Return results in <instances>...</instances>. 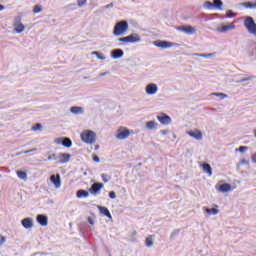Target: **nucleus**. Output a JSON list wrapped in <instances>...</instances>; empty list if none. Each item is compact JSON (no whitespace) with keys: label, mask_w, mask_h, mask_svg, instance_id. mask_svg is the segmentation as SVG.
<instances>
[{"label":"nucleus","mask_w":256,"mask_h":256,"mask_svg":"<svg viewBox=\"0 0 256 256\" xmlns=\"http://www.w3.org/2000/svg\"><path fill=\"white\" fill-rule=\"evenodd\" d=\"M128 29H129V23L125 20H122L115 24L113 35H115L116 37H119L120 35H125Z\"/></svg>","instance_id":"f257e3e1"},{"label":"nucleus","mask_w":256,"mask_h":256,"mask_svg":"<svg viewBox=\"0 0 256 256\" xmlns=\"http://www.w3.org/2000/svg\"><path fill=\"white\" fill-rule=\"evenodd\" d=\"M80 137L83 143H88L89 145H93L97 141V134L91 130L83 131Z\"/></svg>","instance_id":"f03ea898"},{"label":"nucleus","mask_w":256,"mask_h":256,"mask_svg":"<svg viewBox=\"0 0 256 256\" xmlns=\"http://www.w3.org/2000/svg\"><path fill=\"white\" fill-rule=\"evenodd\" d=\"M118 41H120V43H139V41H141V36L135 33L123 38H119Z\"/></svg>","instance_id":"7ed1b4c3"},{"label":"nucleus","mask_w":256,"mask_h":256,"mask_svg":"<svg viewBox=\"0 0 256 256\" xmlns=\"http://www.w3.org/2000/svg\"><path fill=\"white\" fill-rule=\"evenodd\" d=\"M130 135H131V131H129L128 128L120 127L118 129V133L116 134V139H119L120 141H123L125 139H129Z\"/></svg>","instance_id":"20e7f679"},{"label":"nucleus","mask_w":256,"mask_h":256,"mask_svg":"<svg viewBox=\"0 0 256 256\" xmlns=\"http://www.w3.org/2000/svg\"><path fill=\"white\" fill-rule=\"evenodd\" d=\"M235 23H237V20H235L234 22H232L230 24H222L218 28V32L219 33H227L228 31H233V29H235Z\"/></svg>","instance_id":"39448f33"},{"label":"nucleus","mask_w":256,"mask_h":256,"mask_svg":"<svg viewBox=\"0 0 256 256\" xmlns=\"http://www.w3.org/2000/svg\"><path fill=\"white\" fill-rule=\"evenodd\" d=\"M14 31H16V33H23L25 31V25L21 22V17L15 18Z\"/></svg>","instance_id":"423d86ee"},{"label":"nucleus","mask_w":256,"mask_h":256,"mask_svg":"<svg viewBox=\"0 0 256 256\" xmlns=\"http://www.w3.org/2000/svg\"><path fill=\"white\" fill-rule=\"evenodd\" d=\"M177 31H182L187 35H195L197 33V30L193 26H179L177 27Z\"/></svg>","instance_id":"0eeeda50"},{"label":"nucleus","mask_w":256,"mask_h":256,"mask_svg":"<svg viewBox=\"0 0 256 256\" xmlns=\"http://www.w3.org/2000/svg\"><path fill=\"white\" fill-rule=\"evenodd\" d=\"M154 45L160 49H171V47H175V43L161 40L154 42Z\"/></svg>","instance_id":"6e6552de"},{"label":"nucleus","mask_w":256,"mask_h":256,"mask_svg":"<svg viewBox=\"0 0 256 256\" xmlns=\"http://www.w3.org/2000/svg\"><path fill=\"white\" fill-rule=\"evenodd\" d=\"M103 187H104L103 183L95 182L94 184H92L89 191H90L91 195H99V191H101V189H103Z\"/></svg>","instance_id":"1a4fd4ad"},{"label":"nucleus","mask_w":256,"mask_h":256,"mask_svg":"<svg viewBox=\"0 0 256 256\" xmlns=\"http://www.w3.org/2000/svg\"><path fill=\"white\" fill-rule=\"evenodd\" d=\"M216 190L219 191V193H229V191H233V188L231 184L224 183L222 185H216Z\"/></svg>","instance_id":"9d476101"},{"label":"nucleus","mask_w":256,"mask_h":256,"mask_svg":"<svg viewBox=\"0 0 256 256\" xmlns=\"http://www.w3.org/2000/svg\"><path fill=\"white\" fill-rule=\"evenodd\" d=\"M157 119L161 123V125H169V123H171V118L165 113H161L160 115H158Z\"/></svg>","instance_id":"9b49d317"},{"label":"nucleus","mask_w":256,"mask_h":256,"mask_svg":"<svg viewBox=\"0 0 256 256\" xmlns=\"http://www.w3.org/2000/svg\"><path fill=\"white\" fill-rule=\"evenodd\" d=\"M36 221L41 225V227H47V225H49V219L43 214H39L36 217Z\"/></svg>","instance_id":"f8f14e48"},{"label":"nucleus","mask_w":256,"mask_h":256,"mask_svg":"<svg viewBox=\"0 0 256 256\" xmlns=\"http://www.w3.org/2000/svg\"><path fill=\"white\" fill-rule=\"evenodd\" d=\"M50 181L51 183H53L56 189H59V187H61V175L56 174L50 176Z\"/></svg>","instance_id":"ddd939ff"},{"label":"nucleus","mask_w":256,"mask_h":256,"mask_svg":"<svg viewBox=\"0 0 256 256\" xmlns=\"http://www.w3.org/2000/svg\"><path fill=\"white\" fill-rule=\"evenodd\" d=\"M188 135L193 137V139H197V141H201V139H203V133L199 130L189 131Z\"/></svg>","instance_id":"4468645a"},{"label":"nucleus","mask_w":256,"mask_h":256,"mask_svg":"<svg viewBox=\"0 0 256 256\" xmlns=\"http://www.w3.org/2000/svg\"><path fill=\"white\" fill-rule=\"evenodd\" d=\"M157 85L156 84H153V83H151V84H148L147 86H146V93H147V95H155V93H157Z\"/></svg>","instance_id":"2eb2a0df"},{"label":"nucleus","mask_w":256,"mask_h":256,"mask_svg":"<svg viewBox=\"0 0 256 256\" xmlns=\"http://www.w3.org/2000/svg\"><path fill=\"white\" fill-rule=\"evenodd\" d=\"M21 223L24 229H31V227H33V218H24Z\"/></svg>","instance_id":"dca6fc26"},{"label":"nucleus","mask_w":256,"mask_h":256,"mask_svg":"<svg viewBox=\"0 0 256 256\" xmlns=\"http://www.w3.org/2000/svg\"><path fill=\"white\" fill-rule=\"evenodd\" d=\"M69 159H71V155L67 153H60L58 155V162L60 163H68Z\"/></svg>","instance_id":"f3484780"},{"label":"nucleus","mask_w":256,"mask_h":256,"mask_svg":"<svg viewBox=\"0 0 256 256\" xmlns=\"http://www.w3.org/2000/svg\"><path fill=\"white\" fill-rule=\"evenodd\" d=\"M98 209L101 213V215H105V217H108V219H113V216H111V212H109V209L105 206H98Z\"/></svg>","instance_id":"a211bd4d"},{"label":"nucleus","mask_w":256,"mask_h":256,"mask_svg":"<svg viewBox=\"0 0 256 256\" xmlns=\"http://www.w3.org/2000/svg\"><path fill=\"white\" fill-rule=\"evenodd\" d=\"M202 169L204 173H207L209 175V177L213 175V168H211V165L204 163L202 164Z\"/></svg>","instance_id":"6ab92c4d"},{"label":"nucleus","mask_w":256,"mask_h":256,"mask_svg":"<svg viewBox=\"0 0 256 256\" xmlns=\"http://www.w3.org/2000/svg\"><path fill=\"white\" fill-rule=\"evenodd\" d=\"M122 56H123V50H121V49H115L112 52L113 59H121Z\"/></svg>","instance_id":"aec40b11"},{"label":"nucleus","mask_w":256,"mask_h":256,"mask_svg":"<svg viewBox=\"0 0 256 256\" xmlns=\"http://www.w3.org/2000/svg\"><path fill=\"white\" fill-rule=\"evenodd\" d=\"M70 111L74 115H81V113H83V108H81L79 106H73V107H71Z\"/></svg>","instance_id":"412c9836"},{"label":"nucleus","mask_w":256,"mask_h":256,"mask_svg":"<svg viewBox=\"0 0 256 256\" xmlns=\"http://www.w3.org/2000/svg\"><path fill=\"white\" fill-rule=\"evenodd\" d=\"M157 123L155 121H148L146 122V129H150V130H153V129H157Z\"/></svg>","instance_id":"4be33fe9"},{"label":"nucleus","mask_w":256,"mask_h":256,"mask_svg":"<svg viewBox=\"0 0 256 256\" xmlns=\"http://www.w3.org/2000/svg\"><path fill=\"white\" fill-rule=\"evenodd\" d=\"M76 195L78 199H81V197H89V192L87 190H78Z\"/></svg>","instance_id":"5701e85b"},{"label":"nucleus","mask_w":256,"mask_h":256,"mask_svg":"<svg viewBox=\"0 0 256 256\" xmlns=\"http://www.w3.org/2000/svg\"><path fill=\"white\" fill-rule=\"evenodd\" d=\"M62 145L64 147H71V145H73V142L69 138H64V140L62 141Z\"/></svg>","instance_id":"b1692460"},{"label":"nucleus","mask_w":256,"mask_h":256,"mask_svg":"<svg viewBox=\"0 0 256 256\" xmlns=\"http://www.w3.org/2000/svg\"><path fill=\"white\" fill-rule=\"evenodd\" d=\"M206 213L209 215H217L219 213V210L217 208H207Z\"/></svg>","instance_id":"393cba45"},{"label":"nucleus","mask_w":256,"mask_h":256,"mask_svg":"<svg viewBox=\"0 0 256 256\" xmlns=\"http://www.w3.org/2000/svg\"><path fill=\"white\" fill-rule=\"evenodd\" d=\"M213 6L216 9H221L223 7V2L221 0H213Z\"/></svg>","instance_id":"a878e982"},{"label":"nucleus","mask_w":256,"mask_h":256,"mask_svg":"<svg viewBox=\"0 0 256 256\" xmlns=\"http://www.w3.org/2000/svg\"><path fill=\"white\" fill-rule=\"evenodd\" d=\"M244 7L247 9H256V1L255 2H246L244 3Z\"/></svg>","instance_id":"bb28decb"},{"label":"nucleus","mask_w":256,"mask_h":256,"mask_svg":"<svg viewBox=\"0 0 256 256\" xmlns=\"http://www.w3.org/2000/svg\"><path fill=\"white\" fill-rule=\"evenodd\" d=\"M146 246L147 247H153V236H148L146 238Z\"/></svg>","instance_id":"cd10ccee"},{"label":"nucleus","mask_w":256,"mask_h":256,"mask_svg":"<svg viewBox=\"0 0 256 256\" xmlns=\"http://www.w3.org/2000/svg\"><path fill=\"white\" fill-rule=\"evenodd\" d=\"M16 173H17L19 179H27V173L26 172H24V171H17Z\"/></svg>","instance_id":"c85d7f7f"},{"label":"nucleus","mask_w":256,"mask_h":256,"mask_svg":"<svg viewBox=\"0 0 256 256\" xmlns=\"http://www.w3.org/2000/svg\"><path fill=\"white\" fill-rule=\"evenodd\" d=\"M101 178L104 183H109V181L111 180V176L107 174H101Z\"/></svg>","instance_id":"c756f323"},{"label":"nucleus","mask_w":256,"mask_h":256,"mask_svg":"<svg viewBox=\"0 0 256 256\" xmlns=\"http://www.w3.org/2000/svg\"><path fill=\"white\" fill-rule=\"evenodd\" d=\"M37 151V148H32L30 150H25V151H22V152H18L17 155H23V154H27V153H33Z\"/></svg>","instance_id":"7c9ffc66"},{"label":"nucleus","mask_w":256,"mask_h":256,"mask_svg":"<svg viewBox=\"0 0 256 256\" xmlns=\"http://www.w3.org/2000/svg\"><path fill=\"white\" fill-rule=\"evenodd\" d=\"M41 11H43V8L41 7V5L34 6L33 13H41Z\"/></svg>","instance_id":"2f4dec72"},{"label":"nucleus","mask_w":256,"mask_h":256,"mask_svg":"<svg viewBox=\"0 0 256 256\" xmlns=\"http://www.w3.org/2000/svg\"><path fill=\"white\" fill-rule=\"evenodd\" d=\"M214 97H221V99H227V94L224 93H212Z\"/></svg>","instance_id":"473e14b6"},{"label":"nucleus","mask_w":256,"mask_h":256,"mask_svg":"<svg viewBox=\"0 0 256 256\" xmlns=\"http://www.w3.org/2000/svg\"><path fill=\"white\" fill-rule=\"evenodd\" d=\"M204 7H205V9H213V2H209V1H206L205 3H204Z\"/></svg>","instance_id":"72a5a7b5"},{"label":"nucleus","mask_w":256,"mask_h":256,"mask_svg":"<svg viewBox=\"0 0 256 256\" xmlns=\"http://www.w3.org/2000/svg\"><path fill=\"white\" fill-rule=\"evenodd\" d=\"M92 55H96L98 57V59H105V56H103L101 53H99L98 51H94L92 52Z\"/></svg>","instance_id":"f704fd0d"},{"label":"nucleus","mask_w":256,"mask_h":256,"mask_svg":"<svg viewBox=\"0 0 256 256\" xmlns=\"http://www.w3.org/2000/svg\"><path fill=\"white\" fill-rule=\"evenodd\" d=\"M226 16L229 18V19H233V17H235V13H233V11L231 10H228L226 12Z\"/></svg>","instance_id":"c9c22d12"},{"label":"nucleus","mask_w":256,"mask_h":256,"mask_svg":"<svg viewBox=\"0 0 256 256\" xmlns=\"http://www.w3.org/2000/svg\"><path fill=\"white\" fill-rule=\"evenodd\" d=\"M42 127L43 126L41 125V123H37L32 127V131H39V129H41Z\"/></svg>","instance_id":"e433bc0d"},{"label":"nucleus","mask_w":256,"mask_h":256,"mask_svg":"<svg viewBox=\"0 0 256 256\" xmlns=\"http://www.w3.org/2000/svg\"><path fill=\"white\" fill-rule=\"evenodd\" d=\"M249 147L247 146H240L239 149H236V151H239L240 153H244V151H247Z\"/></svg>","instance_id":"4c0bfd02"},{"label":"nucleus","mask_w":256,"mask_h":256,"mask_svg":"<svg viewBox=\"0 0 256 256\" xmlns=\"http://www.w3.org/2000/svg\"><path fill=\"white\" fill-rule=\"evenodd\" d=\"M58 157L55 154L49 155L48 156V161H57Z\"/></svg>","instance_id":"58836bf2"},{"label":"nucleus","mask_w":256,"mask_h":256,"mask_svg":"<svg viewBox=\"0 0 256 256\" xmlns=\"http://www.w3.org/2000/svg\"><path fill=\"white\" fill-rule=\"evenodd\" d=\"M85 3H87V0H78L77 1L78 7H83V5H85Z\"/></svg>","instance_id":"ea45409f"},{"label":"nucleus","mask_w":256,"mask_h":256,"mask_svg":"<svg viewBox=\"0 0 256 256\" xmlns=\"http://www.w3.org/2000/svg\"><path fill=\"white\" fill-rule=\"evenodd\" d=\"M251 79H255V76H249L247 78L242 79V83H245V81H251Z\"/></svg>","instance_id":"a19ab883"},{"label":"nucleus","mask_w":256,"mask_h":256,"mask_svg":"<svg viewBox=\"0 0 256 256\" xmlns=\"http://www.w3.org/2000/svg\"><path fill=\"white\" fill-rule=\"evenodd\" d=\"M197 57H212L213 54H196Z\"/></svg>","instance_id":"79ce46f5"},{"label":"nucleus","mask_w":256,"mask_h":256,"mask_svg":"<svg viewBox=\"0 0 256 256\" xmlns=\"http://www.w3.org/2000/svg\"><path fill=\"white\" fill-rule=\"evenodd\" d=\"M92 159H93V161H95V163H99V156H97V154H94L93 156H92Z\"/></svg>","instance_id":"37998d69"},{"label":"nucleus","mask_w":256,"mask_h":256,"mask_svg":"<svg viewBox=\"0 0 256 256\" xmlns=\"http://www.w3.org/2000/svg\"><path fill=\"white\" fill-rule=\"evenodd\" d=\"M109 197H110V199H115V198L117 197V194H115L114 191H111V192L109 193Z\"/></svg>","instance_id":"c03bdc74"},{"label":"nucleus","mask_w":256,"mask_h":256,"mask_svg":"<svg viewBox=\"0 0 256 256\" xmlns=\"http://www.w3.org/2000/svg\"><path fill=\"white\" fill-rule=\"evenodd\" d=\"M240 165H249V161L246 160V159H242V160L240 161Z\"/></svg>","instance_id":"a18cd8bd"},{"label":"nucleus","mask_w":256,"mask_h":256,"mask_svg":"<svg viewBox=\"0 0 256 256\" xmlns=\"http://www.w3.org/2000/svg\"><path fill=\"white\" fill-rule=\"evenodd\" d=\"M5 241H7L5 236H0V245H3V243H5Z\"/></svg>","instance_id":"49530a36"},{"label":"nucleus","mask_w":256,"mask_h":256,"mask_svg":"<svg viewBox=\"0 0 256 256\" xmlns=\"http://www.w3.org/2000/svg\"><path fill=\"white\" fill-rule=\"evenodd\" d=\"M88 223H90V225H94L93 218L88 217Z\"/></svg>","instance_id":"de8ad7c7"},{"label":"nucleus","mask_w":256,"mask_h":256,"mask_svg":"<svg viewBox=\"0 0 256 256\" xmlns=\"http://www.w3.org/2000/svg\"><path fill=\"white\" fill-rule=\"evenodd\" d=\"M252 161H253L254 163H256V154H253V155H252Z\"/></svg>","instance_id":"09e8293b"},{"label":"nucleus","mask_w":256,"mask_h":256,"mask_svg":"<svg viewBox=\"0 0 256 256\" xmlns=\"http://www.w3.org/2000/svg\"><path fill=\"white\" fill-rule=\"evenodd\" d=\"M168 133H169L168 130H163V131H162V135H167Z\"/></svg>","instance_id":"8fccbe9b"},{"label":"nucleus","mask_w":256,"mask_h":256,"mask_svg":"<svg viewBox=\"0 0 256 256\" xmlns=\"http://www.w3.org/2000/svg\"><path fill=\"white\" fill-rule=\"evenodd\" d=\"M3 9H5V6H3L2 4H0V11H3Z\"/></svg>","instance_id":"3c124183"},{"label":"nucleus","mask_w":256,"mask_h":256,"mask_svg":"<svg viewBox=\"0 0 256 256\" xmlns=\"http://www.w3.org/2000/svg\"><path fill=\"white\" fill-rule=\"evenodd\" d=\"M109 7H113V4L107 5L106 9H109Z\"/></svg>","instance_id":"603ef678"},{"label":"nucleus","mask_w":256,"mask_h":256,"mask_svg":"<svg viewBox=\"0 0 256 256\" xmlns=\"http://www.w3.org/2000/svg\"><path fill=\"white\" fill-rule=\"evenodd\" d=\"M55 143H61V139H57L56 141H55Z\"/></svg>","instance_id":"864d4df0"},{"label":"nucleus","mask_w":256,"mask_h":256,"mask_svg":"<svg viewBox=\"0 0 256 256\" xmlns=\"http://www.w3.org/2000/svg\"><path fill=\"white\" fill-rule=\"evenodd\" d=\"M95 149H96V150L99 149V145L95 146Z\"/></svg>","instance_id":"5fc2aeb1"}]
</instances>
